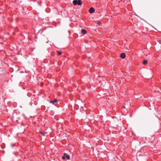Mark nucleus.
<instances>
[{"label": "nucleus", "instance_id": "f257e3e1", "mask_svg": "<svg viewBox=\"0 0 161 161\" xmlns=\"http://www.w3.org/2000/svg\"><path fill=\"white\" fill-rule=\"evenodd\" d=\"M73 3L75 5H80L82 4V2L81 0H74L73 1Z\"/></svg>", "mask_w": 161, "mask_h": 161}, {"label": "nucleus", "instance_id": "f03ea898", "mask_svg": "<svg viewBox=\"0 0 161 161\" xmlns=\"http://www.w3.org/2000/svg\"><path fill=\"white\" fill-rule=\"evenodd\" d=\"M66 158H67L68 159H70V156L67 154L64 153V156L62 157V158L65 160H66Z\"/></svg>", "mask_w": 161, "mask_h": 161}, {"label": "nucleus", "instance_id": "7ed1b4c3", "mask_svg": "<svg viewBox=\"0 0 161 161\" xmlns=\"http://www.w3.org/2000/svg\"><path fill=\"white\" fill-rule=\"evenodd\" d=\"M89 11L91 14H92L95 11L93 7H91L90 8Z\"/></svg>", "mask_w": 161, "mask_h": 161}, {"label": "nucleus", "instance_id": "20e7f679", "mask_svg": "<svg viewBox=\"0 0 161 161\" xmlns=\"http://www.w3.org/2000/svg\"><path fill=\"white\" fill-rule=\"evenodd\" d=\"M57 102V100L56 99H55L54 100H51L49 101L50 103H52L53 104H54L55 103H56Z\"/></svg>", "mask_w": 161, "mask_h": 161}, {"label": "nucleus", "instance_id": "39448f33", "mask_svg": "<svg viewBox=\"0 0 161 161\" xmlns=\"http://www.w3.org/2000/svg\"><path fill=\"white\" fill-rule=\"evenodd\" d=\"M126 56V55L125 53H122L120 54V57L122 58H124Z\"/></svg>", "mask_w": 161, "mask_h": 161}, {"label": "nucleus", "instance_id": "423d86ee", "mask_svg": "<svg viewBox=\"0 0 161 161\" xmlns=\"http://www.w3.org/2000/svg\"><path fill=\"white\" fill-rule=\"evenodd\" d=\"M86 31L85 30V29H82L81 30V33L84 34H86Z\"/></svg>", "mask_w": 161, "mask_h": 161}, {"label": "nucleus", "instance_id": "0eeeda50", "mask_svg": "<svg viewBox=\"0 0 161 161\" xmlns=\"http://www.w3.org/2000/svg\"><path fill=\"white\" fill-rule=\"evenodd\" d=\"M57 54L58 55H60L62 54V52L60 51H57Z\"/></svg>", "mask_w": 161, "mask_h": 161}, {"label": "nucleus", "instance_id": "6e6552de", "mask_svg": "<svg viewBox=\"0 0 161 161\" xmlns=\"http://www.w3.org/2000/svg\"><path fill=\"white\" fill-rule=\"evenodd\" d=\"M142 63L143 64H146L147 63V60H144Z\"/></svg>", "mask_w": 161, "mask_h": 161}, {"label": "nucleus", "instance_id": "1a4fd4ad", "mask_svg": "<svg viewBox=\"0 0 161 161\" xmlns=\"http://www.w3.org/2000/svg\"><path fill=\"white\" fill-rule=\"evenodd\" d=\"M40 133L43 136H45V133H43L42 132H41H41H40Z\"/></svg>", "mask_w": 161, "mask_h": 161}, {"label": "nucleus", "instance_id": "9d476101", "mask_svg": "<svg viewBox=\"0 0 161 161\" xmlns=\"http://www.w3.org/2000/svg\"><path fill=\"white\" fill-rule=\"evenodd\" d=\"M98 25H100V24H101V22H98Z\"/></svg>", "mask_w": 161, "mask_h": 161}, {"label": "nucleus", "instance_id": "9b49d317", "mask_svg": "<svg viewBox=\"0 0 161 161\" xmlns=\"http://www.w3.org/2000/svg\"><path fill=\"white\" fill-rule=\"evenodd\" d=\"M158 42L159 43L161 44V40H159Z\"/></svg>", "mask_w": 161, "mask_h": 161}, {"label": "nucleus", "instance_id": "f8f14e48", "mask_svg": "<svg viewBox=\"0 0 161 161\" xmlns=\"http://www.w3.org/2000/svg\"><path fill=\"white\" fill-rule=\"evenodd\" d=\"M24 72L23 71H21L20 72V73H23Z\"/></svg>", "mask_w": 161, "mask_h": 161}, {"label": "nucleus", "instance_id": "ddd939ff", "mask_svg": "<svg viewBox=\"0 0 161 161\" xmlns=\"http://www.w3.org/2000/svg\"><path fill=\"white\" fill-rule=\"evenodd\" d=\"M68 32H69L70 33V31H69Z\"/></svg>", "mask_w": 161, "mask_h": 161}]
</instances>
